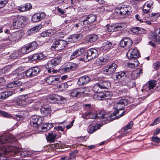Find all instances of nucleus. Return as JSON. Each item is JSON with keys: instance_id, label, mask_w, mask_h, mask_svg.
<instances>
[{"instance_id": "obj_21", "label": "nucleus", "mask_w": 160, "mask_h": 160, "mask_svg": "<svg viewBox=\"0 0 160 160\" xmlns=\"http://www.w3.org/2000/svg\"><path fill=\"white\" fill-rule=\"evenodd\" d=\"M119 13L121 15L130 14L132 12L131 8L129 6L122 5L119 8Z\"/></svg>"}, {"instance_id": "obj_37", "label": "nucleus", "mask_w": 160, "mask_h": 160, "mask_svg": "<svg viewBox=\"0 0 160 160\" xmlns=\"http://www.w3.org/2000/svg\"><path fill=\"white\" fill-rule=\"evenodd\" d=\"M89 20L86 18V16H82L79 20V23L81 25L86 26L90 24V22H88Z\"/></svg>"}, {"instance_id": "obj_55", "label": "nucleus", "mask_w": 160, "mask_h": 160, "mask_svg": "<svg viewBox=\"0 0 160 160\" xmlns=\"http://www.w3.org/2000/svg\"><path fill=\"white\" fill-rule=\"evenodd\" d=\"M153 4V2L152 0H150L146 2L143 5L146 6L150 10L152 7Z\"/></svg>"}, {"instance_id": "obj_27", "label": "nucleus", "mask_w": 160, "mask_h": 160, "mask_svg": "<svg viewBox=\"0 0 160 160\" xmlns=\"http://www.w3.org/2000/svg\"><path fill=\"white\" fill-rule=\"evenodd\" d=\"M40 111L42 115L45 117L48 115L50 116L51 110L49 105H44L42 106Z\"/></svg>"}, {"instance_id": "obj_5", "label": "nucleus", "mask_w": 160, "mask_h": 160, "mask_svg": "<svg viewBox=\"0 0 160 160\" xmlns=\"http://www.w3.org/2000/svg\"><path fill=\"white\" fill-rule=\"evenodd\" d=\"M62 60V57L58 55L48 62L46 65V68L53 69L57 65L59 64Z\"/></svg>"}, {"instance_id": "obj_50", "label": "nucleus", "mask_w": 160, "mask_h": 160, "mask_svg": "<svg viewBox=\"0 0 160 160\" xmlns=\"http://www.w3.org/2000/svg\"><path fill=\"white\" fill-rule=\"evenodd\" d=\"M156 82L154 80H150L148 82V85L147 90H150L153 89L156 85Z\"/></svg>"}, {"instance_id": "obj_30", "label": "nucleus", "mask_w": 160, "mask_h": 160, "mask_svg": "<svg viewBox=\"0 0 160 160\" xmlns=\"http://www.w3.org/2000/svg\"><path fill=\"white\" fill-rule=\"evenodd\" d=\"M114 46V45L112 42L107 41L102 44V47L100 49L103 51L108 50L112 49Z\"/></svg>"}, {"instance_id": "obj_26", "label": "nucleus", "mask_w": 160, "mask_h": 160, "mask_svg": "<svg viewBox=\"0 0 160 160\" xmlns=\"http://www.w3.org/2000/svg\"><path fill=\"white\" fill-rule=\"evenodd\" d=\"M96 118H98L102 121H106L108 120V115L104 110H102L100 111L96 114Z\"/></svg>"}, {"instance_id": "obj_9", "label": "nucleus", "mask_w": 160, "mask_h": 160, "mask_svg": "<svg viewBox=\"0 0 160 160\" xmlns=\"http://www.w3.org/2000/svg\"><path fill=\"white\" fill-rule=\"evenodd\" d=\"M131 79L129 75L128 74V75H126L120 83L122 86H127L130 88H133L135 86V82Z\"/></svg>"}, {"instance_id": "obj_49", "label": "nucleus", "mask_w": 160, "mask_h": 160, "mask_svg": "<svg viewBox=\"0 0 160 160\" xmlns=\"http://www.w3.org/2000/svg\"><path fill=\"white\" fill-rule=\"evenodd\" d=\"M30 52L36 49L38 46V44L36 42H33L29 44H27Z\"/></svg>"}, {"instance_id": "obj_58", "label": "nucleus", "mask_w": 160, "mask_h": 160, "mask_svg": "<svg viewBox=\"0 0 160 160\" xmlns=\"http://www.w3.org/2000/svg\"><path fill=\"white\" fill-rule=\"evenodd\" d=\"M54 129H56V130L54 131H56V134H58V135H61L60 134V133L59 132V131H64V129L61 126H56L54 128Z\"/></svg>"}, {"instance_id": "obj_35", "label": "nucleus", "mask_w": 160, "mask_h": 160, "mask_svg": "<svg viewBox=\"0 0 160 160\" xmlns=\"http://www.w3.org/2000/svg\"><path fill=\"white\" fill-rule=\"evenodd\" d=\"M88 42L91 43L95 42L98 40L99 38L98 35L93 33L88 35Z\"/></svg>"}, {"instance_id": "obj_56", "label": "nucleus", "mask_w": 160, "mask_h": 160, "mask_svg": "<svg viewBox=\"0 0 160 160\" xmlns=\"http://www.w3.org/2000/svg\"><path fill=\"white\" fill-rule=\"evenodd\" d=\"M160 14L159 13H152L150 17L151 19H152L154 21L156 20L159 16Z\"/></svg>"}, {"instance_id": "obj_52", "label": "nucleus", "mask_w": 160, "mask_h": 160, "mask_svg": "<svg viewBox=\"0 0 160 160\" xmlns=\"http://www.w3.org/2000/svg\"><path fill=\"white\" fill-rule=\"evenodd\" d=\"M78 153L77 150H75L72 152H71L69 153L70 158L71 160H75V157L76 155Z\"/></svg>"}, {"instance_id": "obj_15", "label": "nucleus", "mask_w": 160, "mask_h": 160, "mask_svg": "<svg viewBox=\"0 0 160 160\" xmlns=\"http://www.w3.org/2000/svg\"><path fill=\"white\" fill-rule=\"evenodd\" d=\"M149 39L150 40V41L148 42L149 44L153 47H156V42H158L160 44V35H159L158 36H156L153 35V34L151 33L149 37Z\"/></svg>"}, {"instance_id": "obj_38", "label": "nucleus", "mask_w": 160, "mask_h": 160, "mask_svg": "<svg viewBox=\"0 0 160 160\" xmlns=\"http://www.w3.org/2000/svg\"><path fill=\"white\" fill-rule=\"evenodd\" d=\"M119 111L115 110L114 112L112 113L110 115L108 116V120L112 121L115 119H117L119 118L118 116H117V114H119Z\"/></svg>"}, {"instance_id": "obj_14", "label": "nucleus", "mask_w": 160, "mask_h": 160, "mask_svg": "<svg viewBox=\"0 0 160 160\" xmlns=\"http://www.w3.org/2000/svg\"><path fill=\"white\" fill-rule=\"evenodd\" d=\"M132 44V40L127 37L122 39L119 43L121 47L126 48H129L131 47Z\"/></svg>"}, {"instance_id": "obj_44", "label": "nucleus", "mask_w": 160, "mask_h": 160, "mask_svg": "<svg viewBox=\"0 0 160 160\" xmlns=\"http://www.w3.org/2000/svg\"><path fill=\"white\" fill-rule=\"evenodd\" d=\"M85 16L86 18L89 20L88 22L91 23L93 22L97 19V16L95 14H91Z\"/></svg>"}, {"instance_id": "obj_51", "label": "nucleus", "mask_w": 160, "mask_h": 160, "mask_svg": "<svg viewBox=\"0 0 160 160\" xmlns=\"http://www.w3.org/2000/svg\"><path fill=\"white\" fill-rule=\"evenodd\" d=\"M21 52L22 53L25 54L30 52L27 44L24 45L21 48Z\"/></svg>"}, {"instance_id": "obj_17", "label": "nucleus", "mask_w": 160, "mask_h": 160, "mask_svg": "<svg viewBox=\"0 0 160 160\" xmlns=\"http://www.w3.org/2000/svg\"><path fill=\"white\" fill-rule=\"evenodd\" d=\"M128 100L126 99H122L119 101L115 104L114 107L116 109V111H122L125 105H127L128 103Z\"/></svg>"}, {"instance_id": "obj_7", "label": "nucleus", "mask_w": 160, "mask_h": 160, "mask_svg": "<svg viewBox=\"0 0 160 160\" xmlns=\"http://www.w3.org/2000/svg\"><path fill=\"white\" fill-rule=\"evenodd\" d=\"M40 71L39 68L37 67H32L25 71V74L28 78H32L37 75Z\"/></svg>"}, {"instance_id": "obj_24", "label": "nucleus", "mask_w": 160, "mask_h": 160, "mask_svg": "<svg viewBox=\"0 0 160 160\" xmlns=\"http://www.w3.org/2000/svg\"><path fill=\"white\" fill-rule=\"evenodd\" d=\"M45 57V56L42 53H35L30 55L28 57V59L31 61H34L36 60H41Z\"/></svg>"}, {"instance_id": "obj_18", "label": "nucleus", "mask_w": 160, "mask_h": 160, "mask_svg": "<svg viewBox=\"0 0 160 160\" xmlns=\"http://www.w3.org/2000/svg\"><path fill=\"white\" fill-rule=\"evenodd\" d=\"M46 139L48 142H54L55 139L61 137V135L56 134V131H52L48 133V135L46 134Z\"/></svg>"}, {"instance_id": "obj_23", "label": "nucleus", "mask_w": 160, "mask_h": 160, "mask_svg": "<svg viewBox=\"0 0 160 160\" xmlns=\"http://www.w3.org/2000/svg\"><path fill=\"white\" fill-rule=\"evenodd\" d=\"M83 35L81 34L72 35L69 36L67 40L69 44V43H73L77 42L78 39L82 38Z\"/></svg>"}, {"instance_id": "obj_41", "label": "nucleus", "mask_w": 160, "mask_h": 160, "mask_svg": "<svg viewBox=\"0 0 160 160\" xmlns=\"http://www.w3.org/2000/svg\"><path fill=\"white\" fill-rule=\"evenodd\" d=\"M54 35V32L52 29L48 30L45 31L41 33V36L42 37H51Z\"/></svg>"}, {"instance_id": "obj_16", "label": "nucleus", "mask_w": 160, "mask_h": 160, "mask_svg": "<svg viewBox=\"0 0 160 160\" xmlns=\"http://www.w3.org/2000/svg\"><path fill=\"white\" fill-rule=\"evenodd\" d=\"M117 67V65L115 62H113L108 65L103 70V73L107 74H110L114 72Z\"/></svg>"}, {"instance_id": "obj_48", "label": "nucleus", "mask_w": 160, "mask_h": 160, "mask_svg": "<svg viewBox=\"0 0 160 160\" xmlns=\"http://www.w3.org/2000/svg\"><path fill=\"white\" fill-rule=\"evenodd\" d=\"M112 95V93L110 92H105L102 93V100L110 99Z\"/></svg>"}, {"instance_id": "obj_34", "label": "nucleus", "mask_w": 160, "mask_h": 160, "mask_svg": "<svg viewBox=\"0 0 160 160\" xmlns=\"http://www.w3.org/2000/svg\"><path fill=\"white\" fill-rule=\"evenodd\" d=\"M32 8V6L30 3H28L24 5H21L18 8V10L21 12H23L29 10Z\"/></svg>"}, {"instance_id": "obj_6", "label": "nucleus", "mask_w": 160, "mask_h": 160, "mask_svg": "<svg viewBox=\"0 0 160 160\" xmlns=\"http://www.w3.org/2000/svg\"><path fill=\"white\" fill-rule=\"evenodd\" d=\"M86 54L85 55V58H88V61L94 59L97 57L99 55L98 48H91L87 50Z\"/></svg>"}, {"instance_id": "obj_25", "label": "nucleus", "mask_w": 160, "mask_h": 160, "mask_svg": "<svg viewBox=\"0 0 160 160\" xmlns=\"http://www.w3.org/2000/svg\"><path fill=\"white\" fill-rule=\"evenodd\" d=\"M142 73V69L141 68H138L132 72H128V75H129L131 79L133 80L137 79L140 76V74Z\"/></svg>"}, {"instance_id": "obj_39", "label": "nucleus", "mask_w": 160, "mask_h": 160, "mask_svg": "<svg viewBox=\"0 0 160 160\" xmlns=\"http://www.w3.org/2000/svg\"><path fill=\"white\" fill-rule=\"evenodd\" d=\"M101 88L102 89H108L110 87L111 83L108 80H103L100 82Z\"/></svg>"}, {"instance_id": "obj_11", "label": "nucleus", "mask_w": 160, "mask_h": 160, "mask_svg": "<svg viewBox=\"0 0 160 160\" xmlns=\"http://www.w3.org/2000/svg\"><path fill=\"white\" fill-rule=\"evenodd\" d=\"M128 72L121 71L113 74L112 78L115 80H119L120 83L126 75H128Z\"/></svg>"}, {"instance_id": "obj_10", "label": "nucleus", "mask_w": 160, "mask_h": 160, "mask_svg": "<svg viewBox=\"0 0 160 160\" xmlns=\"http://www.w3.org/2000/svg\"><path fill=\"white\" fill-rule=\"evenodd\" d=\"M126 55L129 59L133 60L138 58L140 54L137 48H131L128 51Z\"/></svg>"}, {"instance_id": "obj_36", "label": "nucleus", "mask_w": 160, "mask_h": 160, "mask_svg": "<svg viewBox=\"0 0 160 160\" xmlns=\"http://www.w3.org/2000/svg\"><path fill=\"white\" fill-rule=\"evenodd\" d=\"M139 63L138 59L135 58L132 61H130L127 63V66L132 68H134L137 67L139 65Z\"/></svg>"}, {"instance_id": "obj_2", "label": "nucleus", "mask_w": 160, "mask_h": 160, "mask_svg": "<svg viewBox=\"0 0 160 160\" xmlns=\"http://www.w3.org/2000/svg\"><path fill=\"white\" fill-rule=\"evenodd\" d=\"M5 32L8 34L1 40L6 42L8 45L12 44L14 42L18 41L24 34L23 32H21L20 31H18L11 34H9L10 31L8 29L5 31Z\"/></svg>"}, {"instance_id": "obj_57", "label": "nucleus", "mask_w": 160, "mask_h": 160, "mask_svg": "<svg viewBox=\"0 0 160 160\" xmlns=\"http://www.w3.org/2000/svg\"><path fill=\"white\" fill-rule=\"evenodd\" d=\"M0 115L3 117L9 118L11 117V115L7 112L0 110Z\"/></svg>"}, {"instance_id": "obj_19", "label": "nucleus", "mask_w": 160, "mask_h": 160, "mask_svg": "<svg viewBox=\"0 0 160 160\" xmlns=\"http://www.w3.org/2000/svg\"><path fill=\"white\" fill-rule=\"evenodd\" d=\"M46 16L44 12H39L34 14L32 17V20L33 22H37L42 20Z\"/></svg>"}, {"instance_id": "obj_64", "label": "nucleus", "mask_w": 160, "mask_h": 160, "mask_svg": "<svg viewBox=\"0 0 160 160\" xmlns=\"http://www.w3.org/2000/svg\"><path fill=\"white\" fill-rule=\"evenodd\" d=\"M133 122H130L128 124L126 127L124 128V131L127 130L128 129L131 128L133 125Z\"/></svg>"}, {"instance_id": "obj_28", "label": "nucleus", "mask_w": 160, "mask_h": 160, "mask_svg": "<svg viewBox=\"0 0 160 160\" xmlns=\"http://www.w3.org/2000/svg\"><path fill=\"white\" fill-rule=\"evenodd\" d=\"M77 64L73 62H68L67 63L66 66L64 68V72H67L71 71L74 70L78 67Z\"/></svg>"}, {"instance_id": "obj_47", "label": "nucleus", "mask_w": 160, "mask_h": 160, "mask_svg": "<svg viewBox=\"0 0 160 160\" xmlns=\"http://www.w3.org/2000/svg\"><path fill=\"white\" fill-rule=\"evenodd\" d=\"M122 25V23H119L114 25V32L119 31V34L121 33L123 29Z\"/></svg>"}, {"instance_id": "obj_13", "label": "nucleus", "mask_w": 160, "mask_h": 160, "mask_svg": "<svg viewBox=\"0 0 160 160\" xmlns=\"http://www.w3.org/2000/svg\"><path fill=\"white\" fill-rule=\"evenodd\" d=\"M84 90L83 88H74L71 92V96L73 97H80L85 93Z\"/></svg>"}, {"instance_id": "obj_45", "label": "nucleus", "mask_w": 160, "mask_h": 160, "mask_svg": "<svg viewBox=\"0 0 160 160\" xmlns=\"http://www.w3.org/2000/svg\"><path fill=\"white\" fill-rule=\"evenodd\" d=\"M102 89L101 87V85L99 83L96 84L92 88L93 91L96 93L102 92L101 90Z\"/></svg>"}, {"instance_id": "obj_43", "label": "nucleus", "mask_w": 160, "mask_h": 160, "mask_svg": "<svg viewBox=\"0 0 160 160\" xmlns=\"http://www.w3.org/2000/svg\"><path fill=\"white\" fill-rule=\"evenodd\" d=\"M108 61V58L106 57L105 56L100 57L97 60V62L101 65L105 64Z\"/></svg>"}, {"instance_id": "obj_20", "label": "nucleus", "mask_w": 160, "mask_h": 160, "mask_svg": "<svg viewBox=\"0 0 160 160\" xmlns=\"http://www.w3.org/2000/svg\"><path fill=\"white\" fill-rule=\"evenodd\" d=\"M90 77L86 75H84L80 77L78 80L77 84L79 86L86 85L90 81Z\"/></svg>"}, {"instance_id": "obj_60", "label": "nucleus", "mask_w": 160, "mask_h": 160, "mask_svg": "<svg viewBox=\"0 0 160 160\" xmlns=\"http://www.w3.org/2000/svg\"><path fill=\"white\" fill-rule=\"evenodd\" d=\"M11 67L9 66H6L3 68L1 70V72L2 73H7L10 70Z\"/></svg>"}, {"instance_id": "obj_3", "label": "nucleus", "mask_w": 160, "mask_h": 160, "mask_svg": "<svg viewBox=\"0 0 160 160\" xmlns=\"http://www.w3.org/2000/svg\"><path fill=\"white\" fill-rule=\"evenodd\" d=\"M67 40L65 41L61 39H56L53 42L52 47L56 50L63 49L68 45Z\"/></svg>"}, {"instance_id": "obj_61", "label": "nucleus", "mask_w": 160, "mask_h": 160, "mask_svg": "<svg viewBox=\"0 0 160 160\" xmlns=\"http://www.w3.org/2000/svg\"><path fill=\"white\" fill-rule=\"evenodd\" d=\"M153 68L155 70H158L160 68V62L156 61L153 64Z\"/></svg>"}, {"instance_id": "obj_53", "label": "nucleus", "mask_w": 160, "mask_h": 160, "mask_svg": "<svg viewBox=\"0 0 160 160\" xmlns=\"http://www.w3.org/2000/svg\"><path fill=\"white\" fill-rule=\"evenodd\" d=\"M85 49V48H82L77 49L75 51L77 53V56L78 57L82 55Z\"/></svg>"}, {"instance_id": "obj_22", "label": "nucleus", "mask_w": 160, "mask_h": 160, "mask_svg": "<svg viewBox=\"0 0 160 160\" xmlns=\"http://www.w3.org/2000/svg\"><path fill=\"white\" fill-rule=\"evenodd\" d=\"M25 72H24L21 70L17 69L13 72L12 73V78H18L19 79H22L24 78Z\"/></svg>"}, {"instance_id": "obj_4", "label": "nucleus", "mask_w": 160, "mask_h": 160, "mask_svg": "<svg viewBox=\"0 0 160 160\" xmlns=\"http://www.w3.org/2000/svg\"><path fill=\"white\" fill-rule=\"evenodd\" d=\"M12 18L13 20L12 26L15 29L20 28L22 27V24L26 21L25 18L23 16H14Z\"/></svg>"}, {"instance_id": "obj_8", "label": "nucleus", "mask_w": 160, "mask_h": 160, "mask_svg": "<svg viewBox=\"0 0 160 160\" xmlns=\"http://www.w3.org/2000/svg\"><path fill=\"white\" fill-rule=\"evenodd\" d=\"M43 119L42 117L37 115L33 116L31 118L30 124L32 127L38 128L42 122Z\"/></svg>"}, {"instance_id": "obj_46", "label": "nucleus", "mask_w": 160, "mask_h": 160, "mask_svg": "<svg viewBox=\"0 0 160 160\" xmlns=\"http://www.w3.org/2000/svg\"><path fill=\"white\" fill-rule=\"evenodd\" d=\"M131 31L132 32L135 33L140 34L142 32H144L145 30L141 28L136 27L131 28Z\"/></svg>"}, {"instance_id": "obj_62", "label": "nucleus", "mask_w": 160, "mask_h": 160, "mask_svg": "<svg viewBox=\"0 0 160 160\" xmlns=\"http://www.w3.org/2000/svg\"><path fill=\"white\" fill-rule=\"evenodd\" d=\"M106 30L108 32H114V25L108 24L106 26Z\"/></svg>"}, {"instance_id": "obj_40", "label": "nucleus", "mask_w": 160, "mask_h": 160, "mask_svg": "<svg viewBox=\"0 0 160 160\" xmlns=\"http://www.w3.org/2000/svg\"><path fill=\"white\" fill-rule=\"evenodd\" d=\"M100 127V126L98 124L93 126H90L88 127V131L89 133L92 134L99 129Z\"/></svg>"}, {"instance_id": "obj_31", "label": "nucleus", "mask_w": 160, "mask_h": 160, "mask_svg": "<svg viewBox=\"0 0 160 160\" xmlns=\"http://www.w3.org/2000/svg\"><path fill=\"white\" fill-rule=\"evenodd\" d=\"M42 28V25L41 24L35 26L28 30L26 33L27 34L28 36L31 35L38 32Z\"/></svg>"}, {"instance_id": "obj_54", "label": "nucleus", "mask_w": 160, "mask_h": 160, "mask_svg": "<svg viewBox=\"0 0 160 160\" xmlns=\"http://www.w3.org/2000/svg\"><path fill=\"white\" fill-rule=\"evenodd\" d=\"M102 92L97 93L94 95L93 98L97 100H102Z\"/></svg>"}, {"instance_id": "obj_29", "label": "nucleus", "mask_w": 160, "mask_h": 160, "mask_svg": "<svg viewBox=\"0 0 160 160\" xmlns=\"http://www.w3.org/2000/svg\"><path fill=\"white\" fill-rule=\"evenodd\" d=\"M27 98L25 96H21L17 99L16 104L19 106H25L27 104Z\"/></svg>"}, {"instance_id": "obj_42", "label": "nucleus", "mask_w": 160, "mask_h": 160, "mask_svg": "<svg viewBox=\"0 0 160 160\" xmlns=\"http://www.w3.org/2000/svg\"><path fill=\"white\" fill-rule=\"evenodd\" d=\"M21 53L18 51L16 50L14 51L13 53L11 54L9 56V58H8V59H15L17 58H18L20 57Z\"/></svg>"}, {"instance_id": "obj_59", "label": "nucleus", "mask_w": 160, "mask_h": 160, "mask_svg": "<svg viewBox=\"0 0 160 160\" xmlns=\"http://www.w3.org/2000/svg\"><path fill=\"white\" fill-rule=\"evenodd\" d=\"M68 85L67 83H62L59 85V88L60 89L62 90L66 89L68 88Z\"/></svg>"}, {"instance_id": "obj_32", "label": "nucleus", "mask_w": 160, "mask_h": 160, "mask_svg": "<svg viewBox=\"0 0 160 160\" xmlns=\"http://www.w3.org/2000/svg\"><path fill=\"white\" fill-rule=\"evenodd\" d=\"M59 95L56 94H53L49 95L48 100L51 103H59Z\"/></svg>"}, {"instance_id": "obj_63", "label": "nucleus", "mask_w": 160, "mask_h": 160, "mask_svg": "<svg viewBox=\"0 0 160 160\" xmlns=\"http://www.w3.org/2000/svg\"><path fill=\"white\" fill-rule=\"evenodd\" d=\"M151 33L153 34V35L158 36L159 35H160V28L156 29L153 31V32Z\"/></svg>"}, {"instance_id": "obj_33", "label": "nucleus", "mask_w": 160, "mask_h": 160, "mask_svg": "<svg viewBox=\"0 0 160 160\" xmlns=\"http://www.w3.org/2000/svg\"><path fill=\"white\" fill-rule=\"evenodd\" d=\"M12 94V92L11 91L0 92V101H2Z\"/></svg>"}, {"instance_id": "obj_12", "label": "nucleus", "mask_w": 160, "mask_h": 160, "mask_svg": "<svg viewBox=\"0 0 160 160\" xmlns=\"http://www.w3.org/2000/svg\"><path fill=\"white\" fill-rule=\"evenodd\" d=\"M45 82L48 84L56 85L60 82V78L55 76H50L45 79Z\"/></svg>"}, {"instance_id": "obj_1", "label": "nucleus", "mask_w": 160, "mask_h": 160, "mask_svg": "<svg viewBox=\"0 0 160 160\" xmlns=\"http://www.w3.org/2000/svg\"><path fill=\"white\" fill-rule=\"evenodd\" d=\"M15 140V138H12L11 136L7 135L0 137V149H2V154L5 155L10 152H15L16 156H19L21 158L29 157L31 153L29 151H20L18 148L12 147H5V146L3 145L7 143H12Z\"/></svg>"}]
</instances>
